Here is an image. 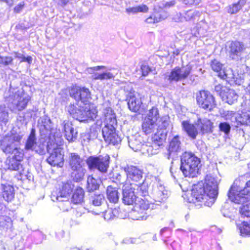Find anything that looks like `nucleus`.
I'll use <instances>...</instances> for the list:
<instances>
[{
    "mask_svg": "<svg viewBox=\"0 0 250 250\" xmlns=\"http://www.w3.org/2000/svg\"><path fill=\"white\" fill-rule=\"evenodd\" d=\"M110 157L106 155L104 156L89 157L86 161L87 165L90 170L97 169L99 171L104 173L107 171L109 167Z\"/></svg>",
    "mask_w": 250,
    "mask_h": 250,
    "instance_id": "1a4fd4ad",
    "label": "nucleus"
},
{
    "mask_svg": "<svg viewBox=\"0 0 250 250\" xmlns=\"http://www.w3.org/2000/svg\"><path fill=\"white\" fill-rule=\"evenodd\" d=\"M199 13L197 11L190 10L187 11L185 14V19L187 21H190L194 19L195 17L198 16Z\"/></svg>",
    "mask_w": 250,
    "mask_h": 250,
    "instance_id": "13d9d810",
    "label": "nucleus"
},
{
    "mask_svg": "<svg viewBox=\"0 0 250 250\" xmlns=\"http://www.w3.org/2000/svg\"><path fill=\"white\" fill-rule=\"evenodd\" d=\"M181 142L180 140V137L178 135H176L169 142L167 149L168 158H169L171 156H176L178 153L181 152Z\"/></svg>",
    "mask_w": 250,
    "mask_h": 250,
    "instance_id": "4be33fe9",
    "label": "nucleus"
},
{
    "mask_svg": "<svg viewBox=\"0 0 250 250\" xmlns=\"http://www.w3.org/2000/svg\"><path fill=\"white\" fill-rule=\"evenodd\" d=\"M70 96L76 101H81L82 103L86 104L91 99V94L89 89L85 87L73 86L69 91Z\"/></svg>",
    "mask_w": 250,
    "mask_h": 250,
    "instance_id": "ddd939ff",
    "label": "nucleus"
},
{
    "mask_svg": "<svg viewBox=\"0 0 250 250\" xmlns=\"http://www.w3.org/2000/svg\"><path fill=\"white\" fill-rule=\"evenodd\" d=\"M240 231L241 235L250 236V224L247 222H243L242 226L240 227Z\"/></svg>",
    "mask_w": 250,
    "mask_h": 250,
    "instance_id": "4d7b16f0",
    "label": "nucleus"
},
{
    "mask_svg": "<svg viewBox=\"0 0 250 250\" xmlns=\"http://www.w3.org/2000/svg\"><path fill=\"white\" fill-rule=\"evenodd\" d=\"M84 190L81 188H77L74 191L72 198V201L74 204H79L83 201L84 198Z\"/></svg>",
    "mask_w": 250,
    "mask_h": 250,
    "instance_id": "58836bf2",
    "label": "nucleus"
},
{
    "mask_svg": "<svg viewBox=\"0 0 250 250\" xmlns=\"http://www.w3.org/2000/svg\"><path fill=\"white\" fill-rule=\"evenodd\" d=\"M78 108H77L76 107L72 104H70L67 107V110L69 113V114L74 118V114H76V112L78 111Z\"/></svg>",
    "mask_w": 250,
    "mask_h": 250,
    "instance_id": "0e129e2a",
    "label": "nucleus"
},
{
    "mask_svg": "<svg viewBox=\"0 0 250 250\" xmlns=\"http://www.w3.org/2000/svg\"><path fill=\"white\" fill-rule=\"evenodd\" d=\"M38 125L40 130L44 134H47L52 129V123L47 116L41 117L38 120Z\"/></svg>",
    "mask_w": 250,
    "mask_h": 250,
    "instance_id": "c85d7f7f",
    "label": "nucleus"
},
{
    "mask_svg": "<svg viewBox=\"0 0 250 250\" xmlns=\"http://www.w3.org/2000/svg\"><path fill=\"white\" fill-rule=\"evenodd\" d=\"M197 126L202 133L211 131L213 123L208 119H199L197 121Z\"/></svg>",
    "mask_w": 250,
    "mask_h": 250,
    "instance_id": "473e14b6",
    "label": "nucleus"
},
{
    "mask_svg": "<svg viewBox=\"0 0 250 250\" xmlns=\"http://www.w3.org/2000/svg\"><path fill=\"white\" fill-rule=\"evenodd\" d=\"M128 145L134 151H141L144 146V141L142 136L135 134L127 137Z\"/></svg>",
    "mask_w": 250,
    "mask_h": 250,
    "instance_id": "5701e85b",
    "label": "nucleus"
},
{
    "mask_svg": "<svg viewBox=\"0 0 250 250\" xmlns=\"http://www.w3.org/2000/svg\"><path fill=\"white\" fill-rule=\"evenodd\" d=\"M229 57L232 60L238 61L245 58L250 54V48L238 41L231 42L229 45Z\"/></svg>",
    "mask_w": 250,
    "mask_h": 250,
    "instance_id": "423d86ee",
    "label": "nucleus"
},
{
    "mask_svg": "<svg viewBox=\"0 0 250 250\" xmlns=\"http://www.w3.org/2000/svg\"><path fill=\"white\" fill-rule=\"evenodd\" d=\"M107 197L108 200L112 203L118 202L119 196V193L116 188L108 186L106 189Z\"/></svg>",
    "mask_w": 250,
    "mask_h": 250,
    "instance_id": "c9c22d12",
    "label": "nucleus"
},
{
    "mask_svg": "<svg viewBox=\"0 0 250 250\" xmlns=\"http://www.w3.org/2000/svg\"><path fill=\"white\" fill-rule=\"evenodd\" d=\"M116 126L113 125H104L102 128V134L105 141H109V135L113 132Z\"/></svg>",
    "mask_w": 250,
    "mask_h": 250,
    "instance_id": "79ce46f5",
    "label": "nucleus"
},
{
    "mask_svg": "<svg viewBox=\"0 0 250 250\" xmlns=\"http://www.w3.org/2000/svg\"><path fill=\"white\" fill-rule=\"evenodd\" d=\"M151 198L155 202H162L165 201L168 197V191L165 189L164 186L160 185L153 188L151 192Z\"/></svg>",
    "mask_w": 250,
    "mask_h": 250,
    "instance_id": "412c9836",
    "label": "nucleus"
},
{
    "mask_svg": "<svg viewBox=\"0 0 250 250\" xmlns=\"http://www.w3.org/2000/svg\"><path fill=\"white\" fill-rule=\"evenodd\" d=\"M124 170L127 175L129 181L138 182L143 178V171L137 167L132 165L126 166L124 167Z\"/></svg>",
    "mask_w": 250,
    "mask_h": 250,
    "instance_id": "f3484780",
    "label": "nucleus"
},
{
    "mask_svg": "<svg viewBox=\"0 0 250 250\" xmlns=\"http://www.w3.org/2000/svg\"><path fill=\"white\" fill-rule=\"evenodd\" d=\"M167 124V122L164 121V125L160 128H157V130L152 136L153 144L156 147H159L162 146L163 143L166 139L167 131L166 128Z\"/></svg>",
    "mask_w": 250,
    "mask_h": 250,
    "instance_id": "dca6fc26",
    "label": "nucleus"
},
{
    "mask_svg": "<svg viewBox=\"0 0 250 250\" xmlns=\"http://www.w3.org/2000/svg\"><path fill=\"white\" fill-rule=\"evenodd\" d=\"M238 122L242 125H250V111L242 112L239 117Z\"/></svg>",
    "mask_w": 250,
    "mask_h": 250,
    "instance_id": "3c124183",
    "label": "nucleus"
},
{
    "mask_svg": "<svg viewBox=\"0 0 250 250\" xmlns=\"http://www.w3.org/2000/svg\"><path fill=\"white\" fill-rule=\"evenodd\" d=\"M192 69L190 65L175 67L169 73L165 75V79L170 82H178L186 79L190 74Z\"/></svg>",
    "mask_w": 250,
    "mask_h": 250,
    "instance_id": "6e6552de",
    "label": "nucleus"
},
{
    "mask_svg": "<svg viewBox=\"0 0 250 250\" xmlns=\"http://www.w3.org/2000/svg\"><path fill=\"white\" fill-rule=\"evenodd\" d=\"M74 188V185L70 183L63 184L59 190L54 191L51 195L52 200L54 202L58 201L60 202H64L65 205H70V202L68 201V196L72 191Z\"/></svg>",
    "mask_w": 250,
    "mask_h": 250,
    "instance_id": "9b49d317",
    "label": "nucleus"
},
{
    "mask_svg": "<svg viewBox=\"0 0 250 250\" xmlns=\"http://www.w3.org/2000/svg\"><path fill=\"white\" fill-rule=\"evenodd\" d=\"M153 187L151 180L149 178L145 179L143 183L139 187L140 195L144 198L151 197V189Z\"/></svg>",
    "mask_w": 250,
    "mask_h": 250,
    "instance_id": "bb28decb",
    "label": "nucleus"
},
{
    "mask_svg": "<svg viewBox=\"0 0 250 250\" xmlns=\"http://www.w3.org/2000/svg\"><path fill=\"white\" fill-rule=\"evenodd\" d=\"M182 126L190 138L192 139H196L198 133V130L199 129L197 122L194 124H191L188 121H184L182 123Z\"/></svg>",
    "mask_w": 250,
    "mask_h": 250,
    "instance_id": "a878e982",
    "label": "nucleus"
},
{
    "mask_svg": "<svg viewBox=\"0 0 250 250\" xmlns=\"http://www.w3.org/2000/svg\"><path fill=\"white\" fill-rule=\"evenodd\" d=\"M146 118H149V120L158 122L159 120V113L157 108L152 107L151 109L149 111L147 116Z\"/></svg>",
    "mask_w": 250,
    "mask_h": 250,
    "instance_id": "603ef678",
    "label": "nucleus"
},
{
    "mask_svg": "<svg viewBox=\"0 0 250 250\" xmlns=\"http://www.w3.org/2000/svg\"><path fill=\"white\" fill-rule=\"evenodd\" d=\"M8 121V113L5 106L0 105V125L6 124Z\"/></svg>",
    "mask_w": 250,
    "mask_h": 250,
    "instance_id": "de8ad7c7",
    "label": "nucleus"
},
{
    "mask_svg": "<svg viewBox=\"0 0 250 250\" xmlns=\"http://www.w3.org/2000/svg\"><path fill=\"white\" fill-rule=\"evenodd\" d=\"M99 179H96L92 175H89L87 179L86 189L88 191H93L99 188L101 184Z\"/></svg>",
    "mask_w": 250,
    "mask_h": 250,
    "instance_id": "f704fd0d",
    "label": "nucleus"
},
{
    "mask_svg": "<svg viewBox=\"0 0 250 250\" xmlns=\"http://www.w3.org/2000/svg\"><path fill=\"white\" fill-rule=\"evenodd\" d=\"M104 197L102 194H94L89 198V202L95 206H99L104 202Z\"/></svg>",
    "mask_w": 250,
    "mask_h": 250,
    "instance_id": "ea45409f",
    "label": "nucleus"
},
{
    "mask_svg": "<svg viewBox=\"0 0 250 250\" xmlns=\"http://www.w3.org/2000/svg\"><path fill=\"white\" fill-rule=\"evenodd\" d=\"M235 112L232 111H228L224 114V117L226 120L234 122L237 120V118L235 116Z\"/></svg>",
    "mask_w": 250,
    "mask_h": 250,
    "instance_id": "052dcab7",
    "label": "nucleus"
},
{
    "mask_svg": "<svg viewBox=\"0 0 250 250\" xmlns=\"http://www.w3.org/2000/svg\"><path fill=\"white\" fill-rule=\"evenodd\" d=\"M125 11L128 14H136L138 13L137 6L128 7L125 9Z\"/></svg>",
    "mask_w": 250,
    "mask_h": 250,
    "instance_id": "774afa93",
    "label": "nucleus"
},
{
    "mask_svg": "<svg viewBox=\"0 0 250 250\" xmlns=\"http://www.w3.org/2000/svg\"><path fill=\"white\" fill-rule=\"evenodd\" d=\"M125 11L128 14H136L138 13L137 6L128 7L125 9Z\"/></svg>",
    "mask_w": 250,
    "mask_h": 250,
    "instance_id": "338daca9",
    "label": "nucleus"
},
{
    "mask_svg": "<svg viewBox=\"0 0 250 250\" xmlns=\"http://www.w3.org/2000/svg\"><path fill=\"white\" fill-rule=\"evenodd\" d=\"M12 227V221L10 218L2 217L0 219V227L3 229H8Z\"/></svg>",
    "mask_w": 250,
    "mask_h": 250,
    "instance_id": "09e8293b",
    "label": "nucleus"
},
{
    "mask_svg": "<svg viewBox=\"0 0 250 250\" xmlns=\"http://www.w3.org/2000/svg\"><path fill=\"white\" fill-rule=\"evenodd\" d=\"M134 208H135L134 207ZM129 217L134 220H144L147 219V213L141 209L134 208L129 213Z\"/></svg>",
    "mask_w": 250,
    "mask_h": 250,
    "instance_id": "72a5a7b5",
    "label": "nucleus"
},
{
    "mask_svg": "<svg viewBox=\"0 0 250 250\" xmlns=\"http://www.w3.org/2000/svg\"><path fill=\"white\" fill-rule=\"evenodd\" d=\"M118 74V70L115 69H109L102 73H94L92 78L93 80L101 81L114 79Z\"/></svg>",
    "mask_w": 250,
    "mask_h": 250,
    "instance_id": "b1692460",
    "label": "nucleus"
},
{
    "mask_svg": "<svg viewBox=\"0 0 250 250\" xmlns=\"http://www.w3.org/2000/svg\"><path fill=\"white\" fill-rule=\"evenodd\" d=\"M47 151L49 156L47 162L52 166L62 167L64 163V152L60 146H52L51 144L48 145Z\"/></svg>",
    "mask_w": 250,
    "mask_h": 250,
    "instance_id": "0eeeda50",
    "label": "nucleus"
},
{
    "mask_svg": "<svg viewBox=\"0 0 250 250\" xmlns=\"http://www.w3.org/2000/svg\"><path fill=\"white\" fill-rule=\"evenodd\" d=\"M0 147L5 153L14 154L13 157H15V155L19 154L20 152L18 148L16 147V145L13 142H8L6 138H4L1 141Z\"/></svg>",
    "mask_w": 250,
    "mask_h": 250,
    "instance_id": "393cba45",
    "label": "nucleus"
},
{
    "mask_svg": "<svg viewBox=\"0 0 250 250\" xmlns=\"http://www.w3.org/2000/svg\"><path fill=\"white\" fill-rule=\"evenodd\" d=\"M4 98L19 111L25 109L30 101V96L25 93L22 88L14 86L12 83L4 93Z\"/></svg>",
    "mask_w": 250,
    "mask_h": 250,
    "instance_id": "7ed1b4c3",
    "label": "nucleus"
},
{
    "mask_svg": "<svg viewBox=\"0 0 250 250\" xmlns=\"http://www.w3.org/2000/svg\"><path fill=\"white\" fill-rule=\"evenodd\" d=\"M150 71V68L146 62H143L142 63L141 65V71L143 76H147Z\"/></svg>",
    "mask_w": 250,
    "mask_h": 250,
    "instance_id": "680f3d73",
    "label": "nucleus"
},
{
    "mask_svg": "<svg viewBox=\"0 0 250 250\" xmlns=\"http://www.w3.org/2000/svg\"><path fill=\"white\" fill-rule=\"evenodd\" d=\"M68 163L71 170V176L73 180L76 182L81 181L86 171L83 159L78 154L71 153L69 156Z\"/></svg>",
    "mask_w": 250,
    "mask_h": 250,
    "instance_id": "39448f33",
    "label": "nucleus"
},
{
    "mask_svg": "<svg viewBox=\"0 0 250 250\" xmlns=\"http://www.w3.org/2000/svg\"><path fill=\"white\" fill-rule=\"evenodd\" d=\"M220 180L211 174L207 175L205 182L200 181L194 185L191 190L192 199L189 202L209 207L213 204L218 195V186Z\"/></svg>",
    "mask_w": 250,
    "mask_h": 250,
    "instance_id": "f257e3e1",
    "label": "nucleus"
},
{
    "mask_svg": "<svg viewBox=\"0 0 250 250\" xmlns=\"http://www.w3.org/2000/svg\"><path fill=\"white\" fill-rule=\"evenodd\" d=\"M13 58L10 56H2L0 55V66H5L11 64L13 62Z\"/></svg>",
    "mask_w": 250,
    "mask_h": 250,
    "instance_id": "6e6d98bb",
    "label": "nucleus"
},
{
    "mask_svg": "<svg viewBox=\"0 0 250 250\" xmlns=\"http://www.w3.org/2000/svg\"><path fill=\"white\" fill-rule=\"evenodd\" d=\"M23 154L20 152L19 154L15 155V157L7 159L6 161L7 168L11 170L18 171L21 176L25 175L22 165L21 164V160L22 158Z\"/></svg>",
    "mask_w": 250,
    "mask_h": 250,
    "instance_id": "4468645a",
    "label": "nucleus"
},
{
    "mask_svg": "<svg viewBox=\"0 0 250 250\" xmlns=\"http://www.w3.org/2000/svg\"><path fill=\"white\" fill-rule=\"evenodd\" d=\"M249 200L250 199L245 202L239 204H244L246 203L245 205H243V206L240 208V213L241 214V215L247 217H250V207L249 203H248Z\"/></svg>",
    "mask_w": 250,
    "mask_h": 250,
    "instance_id": "864d4df0",
    "label": "nucleus"
},
{
    "mask_svg": "<svg viewBox=\"0 0 250 250\" xmlns=\"http://www.w3.org/2000/svg\"><path fill=\"white\" fill-rule=\"evenodd\" d=\"M138 13V12H143L146 13L148 10V7L145 4H142L140 5L137 6Z\"/></svg>",
    "mask_w": 250,
    "mask_h": 250,
    "instance_id": "69168bd1",
    "label": "nucleus"
},
{
    "mask_svg": "<svg viewBox=\"0 0 250 250\" xmlns=\"http://www.w3.org/2000/svg\"><path fill=\"white\" fill-rule=\"evenodd\" d=\"M219 128L220 131L224 132L226 134H228L230 130V125L227 122L221 123L219 125Z\"/></svg>",
    "mask_w": 250,
    "mask_h": 250,
    "instance_id": "bf43d9fd",
    "label": "nucleus"
},
{
    "mask_svg": "<svg viewBox=\"0 0 250 250\" xmlns=\"http://www.w3.org/2000/svg\"><path fill=\"white\" fill-rule=\"evenodd\" d=\"M218 76L221 79L228 81H232L234 79V75L231 69L223 70L222 72L218 74Z\"/></svg>",
    "mask_w": 250,
    "mask_h": 250,
    "instance_id": "49530a36",
    "label": "nucleus"
},
{
    "mask_svg": "<svg viewBox=\"0 0 250 250\" xmlns=\"http://www.w3.org/2000/svg\"><path fill=\"white\" fill-rule=\"evenodd\" d=\"M158 149V147H156L153 144L152 145L144 144L140 151L144 155L149 156L157 153Z\"/></svg>",
    "mask_w": 250,
    "mask_h": 250,
    "instance_id": "4c0bfd02",
    "label": "nucleus"
},
{
    "mask_svg": "<svg viewBox=\"0 0 250 250\" xmlns=\"http://www.w3.org/2000/svg\"><path fill=\"white\" fill-rule=\"evenodd\" d=\"M246 3L245 0H240L237 3L230 5L228 11L231 14H235L238 12Z\"/></svg>",
    "mask_w": 250,
    "mask_h": 250,
    "instance_id": "a18cd8bd",
    "label": "nucleus"
},
{
    "mask_svg": "<svg viewBox=\"0 0 250 250\" xmlns=\"http://www.w3.org/2000/svg\"><path fill=\"white\" fill-rule=\"evenodd\" d=\"M164 122L160 120L158 122H155L149 120V118H145L142 124V130L146 135L149 134L156 131L157 128L162 127Z\"/></svg>",
    "mask_w": 250,
    "mask_h": 250,
    "instance_id": "aec40b11",
    "label": "nucleus"
},
{
    "mask_svg": "<svg viewBox=\"0 0 250 250\" xmlns=\"http://www.w3.org/2000/svg\"><path fill=\"white\" fill-rule=\"evenodd\" d=\"M1 187L3 199L7 202L12 201L15 196L14 188L9 185H1Z\"/></svg>",
    "mask_w": 250,
    "mask_h": 250,
    "instance_id": "2f4dec72",
    "label": "nucleus"
},
{
    "mask_svg": "<svg viewBox=\"0 0 250 250\" xmlns=\"http://www.w3.org/2000/svg\"><path fill=\"white\" fill-rule=\"evenodd\" d=\"M210 66L214 71L219 73H220V72H222L221 70L223 64L218 60H214L212 61L210 63Z\"/></svg>",
    "mask_w": 250,
    "mask_h": 250,
    "instance_id": "5fc2aeb1",
    "label": "nucleus"
},
{
    "mask_svg": "<svg viewBox=\"0 0 250 250\" xmlns=\"http://www.w3.org/2000/svg\"><path fill=\"white\" fill-rule=\"evenodd\" d=\"M37 145L36 138L35 136V130L34 128L31 129L30 135L29 136L25 146V149L27 150H35L37 153H40L41 152H38V150H35Z\"/></svg>",
    "mask_w": 250,
    "mask_h": 250,
    "instance_id": "7c9ffc66",
    "label": "nucleus"
},
{
    "mask_svg": "<svg viewBox=\"0 0 250 250\" xmlns=\"http://www.w3.org/2000/svg\"><path fill=\"white\" fill-rule=\"evenodd\" d=\"M104 219L107 221L111 220L114 217L118 216L119 210L116 208H110L103 212Z\"/></svg>",
    "mask_w": 250,
    "mask_h": 250,
    "instance_id": "c03bdc74",
    "label": "nucleus"
},
{
    "mask_svg": "<svg viewBox=\"0 0 250 250\" xmlns=\"http://www.w3.org/2000/svg\"><path fill=\"white\" fill-rule=\"evenodd\" d=\"M50 139L53 142V146H60L63 142V139L62 137L60 132L56 131L52 129L50 131Z\"/></svg>",
    "mask_w": 250,
    "mask_h": 250,
    "instance_id": "e433bc0d",
    "label": "nucleus"
},
{
    "mask_svg": "<svg viewBox=\"0 0 250 250\" xmlns=\"http://www.w3.org/2000/svg\"><path fill=\"white\" fill-rule=\"evenodd\" d=\"M123 202L125 204L133 205L137 200V197L135 194V188L131 184L125 185L122 187Z\"/></svg>",
    "mask_w": 250,
    "mask_h": 250,
    "instance_id": "2eb2a0df",
    "label": "nucleus"
},
{
    "mask_svg": "<svg viewBox=\"0 0 250 250\" xmlns=\"http://www.w3.org/2000/svg\"><path fill=\"white\" fill-rule=\"evenodd\" d=\"M228 88L223 86L221 84H218L215 86L214 90L221 97V94H224Z\"/></svg>",
    "mask_w": 250,
    "mask_h": 250,
    "instance_id": "e2e57ef3",
    "label": "nucleus"
},
{
    "mask_svg": "<svg viewBox=\"0 0 250 250\" xmlns=\"http://www.w3.org/2000/svg\"><path fill=\"white\" fill-rule=\"evenodd\" d=\"M105 141L109 144L116 145L119 144L121 142V139L116 132L115 129L113 132L109 135V141Z\"/></svg>",
    "mask_w": 250,
    "mask_h": 250,
    "instance_id": "8fccbe9b",
    "label": "nucleus"
},
{
    "mask_svg": "<svg viewBox=\"0 0 250 250\" xmlns=\"http://www.w3.org/2000/svg\"><path fill=\"white\" fill-rule=\"evenodd\" d=\"M149 198H145L144 199H141L137 203H135V208L141 209L143 210L146 211L149 208Z\"/></svg>",
    "mask_w": 250,
    "mask_h": 250,
    "instance_id": "37998d69",
    "label": "nucleus"
},
{
    "mask_svg": "<svg viewBox=\"0 0 250 250\" xmlns=\"http://www.w3.org/2000/svg\"><path fill=\"white\" fill-rule=\"evenodd\" d=\"M97 110L93 106H86L78 109L74 118L80 122H89L93 121L97 116Z\"/></svg>",
    "mask_w": 250,
    "mask_h": 250,
    "instance_id": "f8f14e48",
    "label": "nucleus"
},
{
    "mask_svg": "<svg viewBox=\"0 0 250 250\" xmlns=\"http://www.w3.org/2000/svg\"><path fill=\"white\" fill-rule=\"evenodd\" d=\"M104 125H117V120L115 114L110 107H106L103 112Z\"/></svg>",
    "mask_w": 250,
    "mask_h": 250,
    "instance_id": "cd10ccee",
    "label": "nucleus"
},
{
    "mask_svg": "<svg viewBox=\"0 0 250 250\" xmlns=\"http://www.w3.org/2000/svg\"><path fill=\"white\" fill-rule=\"evenodd\" d=\"M246 174L236 179L228 192L229 198L236 204L247 201L250 199V179Z\"/></svg>",
    "mask_w": 250,
    "mask_h": 250,
    "instance_id": "f03ea898",
    "label": "nucleus"
},
{
    "mask_svg": "<svg viewBox=\"0 0 250 250\" xmlns=\"http://www.w3.org/2000/svg\"><path fill=\"white\" fill-rule=\"evenodd\" d=\"M126 100L130 110L134 112L139 111L142 103L140 98L136 97L134 91H130L127 94Z\"/></svg>",
    "mask_w": 250,
    "mask_h": 250,
    "instance_id": "a211bd4d",
    "label": "nucleus"
},
{
    "mask_svg": "<svg viewBox=\"0 0 250 250\" xmlns=\"http://www.w3.org/2000/svg\"><path fill=\"white\" fill-rule=\"evenodd\" d=\"M180 169L185 177L193 178L198 173L200 159L191 152H185L181 156Z\"/></svg>",
    "mask_w": 250,
    "mask_h": 250,
    "instance_id": "20e7f679",
    "label": "nucleus"
},
{
    "mask_svg": "<svg viewBox=\"0 0 250 250\" xmlns=\"http://www.w3.org/2000/svg\"><path fill=\"white\" fill-rule=\"evenodd\" d=\"M196 101L199 106L211 110L215 106L214 97L208 91L201 90L196 93Z\"/></svg>",
    "mask_w": 250,
    "mask_h": 250,
    "instance_id": "9d476101",
    "label": "nucleus"
},
{
    "mask_svg": "<svg viewBox=\"0 0 250 250\" xmlns=\"http://www.w3.org/2000/svg\"><path fill=\"white\" fill-rule=\"evenodd\" d=\"M66 139L69 142H73L77 138L78 132L74 129L72 123L68 120H64L62 124Z\"/></svg>",
    "mask_w": 250,
    "mask_h": 250,
    "instance_id": "6ab92c4d",
    "label": "nucleus"
},
{
    "mask_svg": "<svg viewBox=\"0 0 250 250\" xmlns=\"http://www.w3.org/2000/svg\"><path fill=\"white\" fill-rule=\"evenodd\" d=\"M114 179L117 184L122 186V187L125 185L129 184L127 175L125 172V173H117Z\"/></svg>",
    "mask_w": 250,
    "mask_h": 250,
    "instance_id": "a19ab883",
    "label": "nucleus"
},
{
    "mask_svg": "<svg viewBox=\"0 0 250 250\" xmlns=\"http://www.w3.org/2000/svg\"><path fill=\"white\" fill-rule=\"evenodd\" d=\"M238 97L237 94L233 90L228 88L224 94H221V98L222 100L229 104H233L236 102Z\"/></svg>",
    "mask_w": 250,
    "mask_h": 250,
    "instance_id": "c756f323",
    "label": "nucleus"
}]
</instances>
